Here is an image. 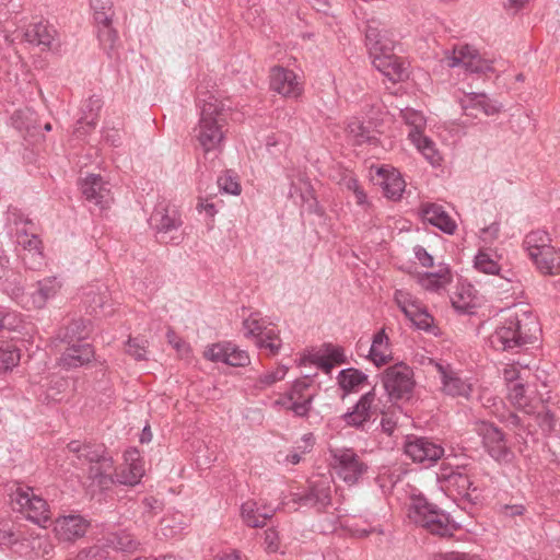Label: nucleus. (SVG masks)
I'll return each mask as SVG.
<instances>
[{"mask_svg":"<svg viewBox=\"0 0 560 560\" xmlns=\"http://www.w3.org/2000/svg\"><path fill=\"white\" fill-rule=\"evenodd\" d=\"M408 517L430 534L444 538L452 537L458 529L447 513L429 502L422 494L411 497Z\"/></svg>","mask_w":560,"mask_h":560,"instance_id":"3","label":"nucleus"},{"mask_svg":"<svg viewBox=\"0 0 560 560\" xmlns=\"http://www.w3.org/2000/svg\"><path fill=\"white\" fill-rule=\"evenodd\" d=\"M209 100L205 101L201 106L197 135V139L205 151L217 149L224 139L222 107L213 96H210Z\"/></svg>","mask_w":560,"mask_h":560,"instance_id":"5","label":"nucleus"},{"mask_svg":"<svg viewBox=\"0 0 560 560\" xmlns=\"http://www.w3.org/2000/svg\"><path fill=\"white\" fill-rule=\"evenodd\" d=\"M460 108L464 115L477 117L476 110L482 112L487 116H494L502 112L503 105L490 98L486 93L470 92L459 100Z\"/></svg>","mask_w":560,"mask_h":560,"instance_id":"25","label":"nucleus"},{"mask_svg":"<svg viewBox=\"0 0 560 560\" xmlns=\"http://www.w3.org/2000/svg\"><path fill=\"white\" fill-rule=\"evenodd\" d=\"M140 545V541L126 529L108 533L103 537L104 549H112L122 553H133L139 550Z\"/></svg>","mask_w":560,"mask_h":560,"instance_id":"32","label":"nucleus"},{"mask_svg":"<svg viewBox=\"0 0 560 560\" xmlns=\"http://www.w3.org/2000/svg\"><path fill=\"white\" fill-rule=\"evenodd\" d=\"M109 290L103 282H95L83 289L82 303L90 314H107L106 307H109ZM110 313V311H108Z\"/></svg>","mask_w":560,"mask_h":560,"instance_id":"27","label":"nucleus"},{"mask_svg":"<svg viewBox=\"0 0 560 560\" xmlns=\"http://www.w3.org/2000/svg\"><path fill=\"white\" fill-rule=\"evenodd\" d=\"M287 372L288 368L285 365H280L273 371H268L261 374L255 383V388L262 390L270 387L275 383L283 380Z\"/></svg>","mask_w":560,"mask_h":560,"instance_id":"50","label":"nucleus"},{"mask_svg":"<svg viewBox=\"0 0 560 560\" xmlns=\"http://www.w3.org/2000/svg\"><path fill=\"white\" fill-rule=\"evenodd\" d=\"M452 281V272L447 266L440 267L438 271L425 272L420 282L427 290L438 291Z\"/></svg>","mask_w":560,"mask_h":560,"instance_id":"42","label":"nucleus"},{"mask_svg":"<svg viewBox=\"0 0 560 560\" xmlns=\"http://www.w3.org/2000/svg\"><path fill=\"white\" fill-rule=\"evenodd\" d=\"M394 301L406 317L421 304L410 292L401 289L395 291Z\"/></svg>","mask_w":560,"mask_h":560,"instance_id":"47","label":"nucleus"},{"mask_svg":"<svg viewBox=\"0 0 560 560\" xmlns=\"http://www.w3.org/2000/svg\"><path fill=\"white\" fill-rule=\"evenodd\" d=\"M90 5L94 12L95 22H106L113 18L112 0H90Z\"/></svg>","mask_w":560,"mask_h":560,"instance_id":"53","label":"nucleus"},{"mask_svg":"<svg viewBox=\"0 0 560 560\" xmlns=\"http://www.w3.org/2000/svg\"><path fill=\"white\" fill-rule=\"evenodd\" d=\"M323 355L335 364H345L348 362L345 349L340 346H334L331 343L325 345Z\"/></svg>","mask_w":560,"mask_h":560,"instance_id":"59","label":"nucleus"},{"mask_svg":"<svg viewBox=\"0 0 560 560\" xmlns=\"http://www.w3.org/2000/svg\"><path fill=\"white\" fill-rule=\"evenodd\" d=\"M11 503L14 509L25 517L42 527L50 521L49 505L45 499L34 492L28 486L18 485L10 493Z\"/></svg>","mask_w":560,"mask_h":560,"instance_id":"8","label":"nucleus"},{"mask_svg":"<svg viewBox=\"0 0 560 560\" xmlns=\"http://www.w3.org/2000/svg\"><path fill=\"white\" fill-rule=\"evenodd\" d=\"M270 90L289 100H299L304 93V83L291 69L275 66L269 74Z\"/></svg>","mask_w":560,"mask_h":560,"instance_id":"14","label":"nucleus"},{"mask_svg":"<svg viewBox=\"0 0 560 560\" xmlns=\"http://www.w3.org/2000/svg\"><path fill=\"white\" fill-rule=\"evenodd\" d=\"M503 375L504 381L506 382V392L510 390V385L512 383H525L520 372L514 368L505 369Z\"/></svg>","mask_w":560,"mask_h":560,"instance_id":"63","label":"nucleus"},{"mask_svg":"<svg viewBox=\"0 0 560 560\" xmlns=\"http://www.w3.org/2000/svg\"><path fill=\"white\" fill-rule=\"evenodd\" d=\"M477 433L482 440V446L488 455L500 465H509L514 458V452L508 444L505 433L491 422L482 421L477 427Z\"/></svg>","mask_w":560,"mask_h":560,"instance_id":"11","label":"nucleus"},{"mask_svg":"<svg viewBox=\"0 0 560 560\" xmlns=\"http://www.w3.org/2000/svg\"><path fill=\"white\" fill-rule=\"evenodd\" d=\"M61 289V282L57 277H46L36 282L34 291L27 292L24 301V310H42L47 302L54 299Z\"/></svg>","mask_w":560,"mask_h":560,"instance_id":"26","label":"nucleus"},{"mask_svg":"<svg viewBox=\"0 0 560 560\" xmlns=\"http://www.w3.org/2000/svg\"><path fill=\"white\" fill-rule=\"evenodd\" d=\"M529 258L540 272L545 275L560 273V256L552 245L533 253Z\"/></svg>","mask_w":560,"mask_h":560,"instance_id":"35","label":"nucleus"},{"mask_svg":"<svg viewBox=\"0 0 560 560\" xmlns=\"http://www.w3.org/2000/svg\"><path fill=\"white\" fill-rule=\"evenodd\" d=\"M23 276L9 267V258L0 260V287L16 304L24 308L27 292L24 290Z\"/></svg>","mask_w":560,"mask_h":560,"instance_id":"20","label":"nucleus"},{"mask_svg":"<svg viewBox=\"0 0 560 560\" xmlns=\"http://www.w3.org/2000/svg\"><path fill=\"white\" fill-rule=\"evenodd\" d=\"M375 396V388L363 394L353 406L352 410L342 415L341 418L346 424L358 429L369 422L373 413L378 412L381 408L378 404H374Z\"/></svg>","mask_w":560,"mask_h":560,"instance_id":"23","label":"nucleus"},{"mask_svg":"<svg viewBox=\"0 0 560 560\" xmlns=\"http://www.w3.org/2000/svg\"><path fill=\"white\" fill-rule=\"evenodd\" d=\"M8 221L18 229L35 228V223L28 218L21 209L16 207H9L8 209Z\"/></svg>","mask_w":560,"mask_h":560,"instance_id":"55","label":"nucleus"},{"mask_svg":"<svg viewBox=\"0 0 560 560\" xmlns=\"http://www.w3.org/2000/svg\"><path fill=\"white\" fill-rule=\"evenodd\" d=\"M346 132L353 145H378V132L371 127V124L365 125L359 118H351L346 127Z\"/></svg>","mask_w":560,"mask_h":560,"instance_id":"31","label":"nucleus"},{"mask_svg":"<svg viewBox=\"0 0 560 560\" xmlns=\"http://www.w3.org/2000/svg\"><path fill=\"white\" fill-rule=\"evenodd\" d=\"M384 170L378 171L380 175H383L382 188L384 196L390 200H399L406 188V183L401 174L395 170L386 172Z\"/></svg>","mask_w":560,"mask_h":560,"instance_id":"40","label":"nucleus"},{"mask_svg":"<svg viewBox=\"0 0 560 560\" xmlns=\"http://www.w3.org/2000/svg\"><path fill=\"white\" fill-rule=\"evenodd\" d=\"M94 349L88 342L72 343L68 346L60 357V364L65 369L81 368L92 361Z\"/></svg>","mask_w":560,"mask_h":560,"instance_id":"30","label":"nucleus"},{"mask_svg":"<svg viewBox=\"0 0 560 560\" xmlns=\"http://www.w3.org/2000/svg\"><path fill=\"white\" fill-rule=\"evenodd\" d=\"M149 228L160 244L179 245L183 242V234L178 233L184 221L180 210L166 199L156 202L148 219Z\"/></svg>","mask_w":560,"mask_h":560,"instance_id":"4","label":"nucleus"},{"mask_svg":"<svg viewBox=\"0 0 560 560\" xmlns=\"http://www.w3.org/2000/svg\"><path fill=\"white\" fill-rule=\"evenodd\" d=\"M126 352L138 361L147 360L148 341L140 338H131L127 340Z\"/></svg>","mask_w":560,"mask_h":560,"instance_id":"54","label":"nucleus"},{"mask_svg":"<svg viewBox=\"0 0 560 560\" xmlns=\"http://www.w3.org/2000/svg\"><path fill=\"white\" fill-rule=\"evenodd\" d=\"M98 26V40L104 51L110 57L118 42V34L112 26V18L106 22H95Z\"/></svg>","mask_w":560,"mask_h":560,"instance_id":"43","label":"nucleus"},{"mask_svg":"<svg viewBox=\"0 0 560 560\" xmlns=\"http://www.w3.org/2000/svg\"><path fill=\"white\" fill-rule=\"evenodd\" d=\"M421 218L424 222L438 228L446 234H454L456 222L444 210V207L438 203H422L420 208Z\"/></svg>","mask_w":560,"mask_h":560,"instance_id":"29","label":"nucleus"},{"mask_svg":"<svg viewBox=\"0 0 560 560\" xmlns=\"http://www.w3.org/2000/svg\"><path fill=\"white\" fill-rule=\"evenodd\" d=\"M435 368L440 375L442 392L452 397L468 398L472 392V385L455 371L451 364L438 362Z\"/></svg>","mask_w":560,"mask_h":560,"instance_id":"17","label":"nucleus"},{"mask_svg":"<svg viewBox=\"0 0 560 560\" xmlns=\"http://www.w3.org/2000/svg\"><path fill=\"white\" fill-rule=\"evenodd\" d=\"M56 30L52 25L44 22L32 24L25 32V39L33 45L42 46L43 49L50 48L56 37Z\"/></svg>","mask_w":560,"mask_h":560,"instance_id":"38","label":"nucleus"},{"mask_svg":"<svg viewBox=\"0 0 560 560\" xmlns=\"http://www.w3.org/2000/svg\"><path fill=\"white\" fill-rule=\"evenodd\" d=\"M537 425L541 430V433L546 436H559L560 435V421L550 409H548L544 400L541 401L540 407L537 409L535 413Z\"/></svg>","mask_w":560,"mask_h":560,"instance_id":"41","label":"nucleus"},{"mask_svg":"<svg viewBox=\"0 0 560 560\" xmlns=\"http://www.w3.org/2000/svg\"><path fill=\"white\" fill-rule=\"evenodd\" d=\"M88 337V323L82 318L71 320L68 325L59 328L57 332V338L68 346L82 342Z\"/></svg>","mask_w":560,"mask_h":560,"instance_id":"39","label":"nucleus"},{"mask_svg":"<svg viewBox=\"0 0 560 560\" xmlns=\"http://www.w3.org/2000/svg\"><path fill=\"white\" fill-rule=\"evenodd\" d=\"M331 480L327 477L316 476L307 480L304 489L292 493V501L300 508L324 513L331 505Z\"/></svg>","mask_w":560,"mask_h":560,"instance_id":"9","label":"nucleus"},{"mask_svg":"<svg viewBox=\"0 0 560 560\" xmlns=\"http://www.w3.org/2000/svg\"><path fill=\"white\" fill-rule=\"evenodd\" d=\"M408 139L433 167L441 166L443 159L433 140L423 132L408 133Z\"/></svg>","mask_w":560,"mask_h":560,"instance_id":"37","label":"nucleus"},{"mask_svg":"<svg viewBox=\"0 0 560 560\" xmlns=\"http://www.w3.org/2000/svg\"><path fill=\"white\" fill-rule=\"evenodd\" d=\"M539 332L537 316L528 306H521L508 311L501 317L488 340L495 351L518 353L537 340Z\"/></svg>","mask_w":560,"mask_h":560,"instance_id":"1","label":"nucleus"},{"mask_svg":"<svg viewBox=\"0 0 560 560\" xmlns=\"http://www.w3.org/2000/svg\"><path fill=\"white\" fill-rule=\"evenodd\" d=\"M407 318L420 330L436 335L438 327L434 325L433 317L428 313L425 307L420 304L413 310Z\"/></svg>","mask_w":560,"mask_h":560,"instance_id":"45","label":"nucleus"},{"mask_svg":"<svg viewBox=\"0 0 560 560\" xmlns=\"http://www.w3.org/2000/svg\"><path fill=\"white\" fill-rule=\"evenodd\" d=\"M383 388L392 405L411 399L416 381L412 369L404 362L386 368L381 374Z\"/></svg>","mask_w":560,"mask_h":560,"instance_id":"7","label":"nucleus"},{"mask_svg":"<svg viewBox=\"0 0 560 560\" xmlns=\"http://www.w3.org/2000/svg\"><path fill=\"white\" fill-rule=\"evenodd\" d=\"M229 349L230 342L214 343L206 349L205 358L212 362L225 363Z\"/></svg>","mask_w":560,"mask_h":560,"instance_id":"57","label":"nucleus"},{"mask_svg":"<svg viewBox=\"0 0 560 560\" xmlns=\"http://www.w3.org/2000/svg\"><path fill=\"white\" fill-rule=\"evenodd\" d=\"M67 448L70 453L75 454L79 460L90 465L89 478L98 487L107 488L110 483L115 482L113 478L114 460L103 443L71 441L68 443Z\"/></svg>","mask_w":560,"mask_h":560,"instance_id":"2","label":"nucleus"},{"mask_svg":"<svg viewBox=\"0 0 560 560\" xmlns=\"http://www.w3.org/2000/svg\"><path fill=\"white\" fill-rule=\"evenodd\" d=\"M336 475L348 486L357 485L369 470V465L353 448L337 447L329 451Z\"/></svg>","mask_w":560,"mask_h":560,"instance_id":"10","label":"nucleus"},{"mask_svg":"<svg viewBox=\"0 0 560 560\" xmlns=\"http://www.w3.org/2000/svg\"><path fill=\"white\" fill-rule=\"evenodd\" d=\"M451 300L455 310L459 311L460 313H469L471 307L470 302H466L462 294L455 295Z\"/></svg>","mask_w":560,"mask_h":560,"instance_id":"64","label":"nucleus"},{"mask_svg":"<svg viewBox=\"0 0 560 560\" xmlns=\"http://www.w3.org/2000/svg\"><path fill=\"white\" fill-rule=\"evenodd\" d=\"M226 358L225 364L231 366H245L250 362L248 353L231 342Z\"/></svg>","mask_w":560,"mask_h":560,"instance_id":"56","label":"nucleus"},{"mask_svg":"<svg viewBox=\"0 0 560 560\" xmlns=\"http://www.w3.org/2000/svg\"><path fill=\"white\" fill-rule=\"evenodd\" d=\"M475 267L488 275H499L500 266L497 260L492 259L491 256L485 252H479L475 257Z\"/></svg>","mask_w":560,"mask_h":560,"instance_id":"52","label":"nucleus"},{"mask_svg":"<svg viewBox=\"0 0 560 560\" xmlns=\"http://www.w3.org/2000/svg\"><path fill=\"white\" fill-rule=\"evenodd\" d=\"M372 63L376 70L388 78L392 82H398L406 77V69L394 52L374 57Z\"/></svg>","mask_w":560,"mask_h":560,"instance_id":"34","label":"nucleus"},{"mask_svg":"<svg viewBox=\"0 0 560 560\" xmlns=\"http://www.w3.org/2000/svg\"><path fill=\"white\" fill-rule=\"evenodd\" d=\"M413 253L421 266H423L425 268L433 266V264H434L433 257L427 252V249L423 246H421V245L415 246Z\"/></svg>","mask_w":560,"mask_h":560,"instance_id":"62","label":"nucleus"},{"mask_svg":"<svg viewBox=\"0 0 560 560\" xmlns=\"http://www.w3.org/2000/svg\"><path fill=\"white\" fill-rule=\"evenodd\" d=\"M551 246V237L547 231L535 230L529 232L523 242V247L527 252L528 256L533 253Z\"/></svg>","mask_w":560,"mask_h":560,"instance_id":"44","label":"nucleus"},{"mask_svg":"<svg viewBox=\"0 0 560 560\" xmlns=\"http://www.w3.org/2000/svg\"><path fill=\"white\" fill-rule=\"evenodd\" d=\"M279 508L259 499L247 500L241 505V516L244 523L253 528L264 527Z\"/></svg>","mask_w":560,"mask_h":560,"instance_id":"24","label":"nucleus"},{"mask_svg":"<svg viewBox=\"0 0 560 560\" xmlns=\"http://www.w3.org/2000/svg\"><path fill=\"white\" fill-rule=\"evenodd\" d=\"M447 67H463L471 73H488L493 71L492 62L480 57L478 51L467 44L456 45L450 55L445 56Z\"/></svg>","mask_w":560,"mask_h":560,"instance_id":"15","label":"nucleus"},{"mask_svg":"<svg viewBox=\"0 0 560 560\" xmlns=\"http://www.w3.org/2000/svg\"><path fill=\"white\" fill-rule=\"evenodd\" d=\"M436 478L442 488L458 499L476 504L480 498L479 488L466 466L442 464Z\"/></svg>","mask_w":560,"mask_h":560,"instance_id":"6","label":"nucleus"},{"mask_svg":"<svg viewBox=\"0 0 560 560\" xmlns=\"http://www.w3.org/2000/svg\"><path fill=\"white\" fill-rule=\"evenodd\" d=\"M20 362V350L11 345L0 346V370L8 371Z\"/></svg>","mask_w":560,"mask_h":560,"instance_id":"49","label":"nucleus"},{"mask_svg":"<svg viewBox=\"0 0 560 560\" xmlns=\"http://www.w3.org/2000/svg\"><path fill=\"white\" fill-rule=\"evenodd\" d=\"M23 327V318L16 311L1 308L0 330L19 331Z\"/></svg>","mask_w":560,"mask_h":560,"instance_id":"51","label":"nucleus"},{"mask_svg":"<svg viewBox=\"0 0 560 560\" xmlns=\"http://www.w3.org/2000/svg\"><path fill=\"white\" fill-rule=\"evenodd\" d=\"M506 399L514 408L526 415L535 413L542 401L535 386L527 383H512Z\"/></svg>","mask_w":560,"mask_h":560,"instance_id":"16","label":"nucleus"},{"mask_svg":"<svg viewBox=\"0 0 560 560\" xmlns=\"http://www.w3.org/2000/svg\"><path fill=\"white\" fill-rule=\"evenodd\" d=\"M218 186L220 190L231 194V195H240L241 192V185L236 180L234 176L230 172H225L223 175L218 177Z\"/></svg>","mask_w":560,"mask_h":560,"instance_id":"58","label":"nucleus"},{"mask_svg":"<svg viewBox=\"0 0 560 560\" xmlns=\"http://www.w3.org/2000/svg\"><path fill=\"white\" fill-rule=\"evenodd\" d=\"M288 393L289 400H291L288 410L292 411L295 417L307 418L316 396V393L311 390V381L307 378L296 380Z\"/></svg>","mask_w":560,"mask_h":560,"instance_id":"19","label":"nucleus"},{"mask_svg":"<svg viewBox=\"0 0 560 560\" xmlns=\"http://www.w3.org/2000/svg\"><path fill=\"white\" fill-rule=\"evenodd\" d=\"M368 383V374L355 368L343 369L337 375V384L342 390V397L359 392Z\"/></svg>","mask_w":560,"mask_h":560,"instance_id":"33","label":"nucleus"},{"mask_svg":"<svg viewBox=\"0 0 560 560\" xmlns=\"http://www.w3.org/2000/svg\"><path fill=\"white\" fill-rule=\"evenodd\" d=\"M90 522L79 514L59 516L55 521V534L59 541L74 542L84 537Z\"/></svg>","mask_w":560,"mask_h":560,"instance_id":"22","label":"nucleus"},{"mask_svg":"<svg viewBox=\"0 0 560 560\" xmlns=\"http://www.w3.org/2000/svg\"><path fill=\"white\" fill-rule=\"evenodd\" d=\"M15 243L28 252L40 253L42 241L35 233V228L18 229Z\"/></svg>","mask_w":560,"mask_h":560,"instance_id":"46","label":"nucleus"},{"mask_svg":"<svg viewBox=\"0 0 560 560\" xmlns=\"http://www.w3.org/2000/svg\"><path fill=\"white\" fill-rule=\"evenodd\" d=\"M243 328L246 337L255 338L259 349L268 351L270 355L279 353L282 341L276 325L267 323L258 314H252L243 322Z\"/></svg>","mask_w":560,"mask_h":560,"instance_id":"12","label":"nucleus"},{"mask_svg":"<svg viewBox=\"0 0 560 560\" xmlns=\"http://www.w3.org/2000/svg\"><path fill=\"white\" fill-rule=\"evenodd\" d=\"M395 44L393 32L381 28L375 21L369 22L365 31V46L371 59L393 52Z\"/></svg>","mask_w":560,"mask_h":560,"instance_id":"18","label":"nucleus"},{"mask_svg":"<svg viewBox=\"0 0 560 560\" xmlns=\"http://www.w3.org/2000/svg\"><path fill=\"white\" fill-rule=\"evenodd\" d=\"M400 116L405 124L410 127L408 133L423 132L425 127V118L421 112L412 108H405L400 112Z\"/></svg>","mask_w":560,"mask_h":560,"instance_id":"48","label":"nucleus"},{"mask_svg":"<svg viewBox=\"0 0 560 560\" xmlns=\"http://www.w3.org/2000/svg\"><path fill=\"white\" fill-rule=\"evenodd\" d=\"M385 408L386 407L383 406L382 408H380V411H378L380 413L383 415L382 420H381V427H382L383 432H385L388 435H392L394 433V431L396 430L397 421L392 416L387 415V411Z\"/></svg>","mask_w":560,"mask_h":560,"instance_id":"61","label":"nucleus"},{"mask_svg":"<svg viewBox=\"0 0 560 560\" xmlns=\"http://www.w3.org/2000/svg\"><path fill=\"white\" fill-rule=\"evenodd\" d=\"M368 358L376 366H383L392 360L389 339L384 328L373 336Z\"/></svg>","mask_w":560,"mask_h":560,"instance_id":"36","label":"nucleus"},{"mask_svg":"<svg viewBox=\"0 0 560 560\" xmlns=\"http://www.w3.org/2000/svg\"><path fill=\"white\" fill-rule=\"evenodd\" d=\"M125 466L116 475V481L126 486H136L144 476V462L138 450L133 448L125 453Z\"/></svg>","mask_w":560,"mask_h":560,"instance_id":"28","label":"nucleus"},{"mask_svg":"<svg viewBox=\"0 0 560 560\" xmlns=\"http://www.w3.org/2000/svg\"><path fill=\"white\" fill-rule=\"evenodd\" d=\"M444 453L442 444L425 436L409 434L404 442V454L424 468L435 465L444 456Z\"/></svg>","mask_w":560,"mask_h":560,"instance_id":"13","label":"nucleus"},{"mask_svg":"<svg viewBox=\"0 0 560 560\" xmlns=\"http://www.w3.org/2000/svg\"><path fill=\"white\" fill-rule=\"evenodd\" d=\"M79 186L83 197L90 203L102 209L109 205L112 200L109 183L105 182L101 175L88 174L79 182Z\"/></svg>","mask_w":560,"mask_h":560,"instance_id":"21","label":"nucleus"},{"mask_svg":"<svg viewBox=\"0 0 560 560\" xmlns=\"http://www.w3.org/2000/svg\"><path fill=\"white\" fill-rule=\"evenodd\" d=\"M264 545L268 552H276L280 546L279 534L273 528H268L265 530Z\"/></svg>","mask_w":560,"mask_h":560,"instance_id":"60","label":"nucleus"}]
</instances>
